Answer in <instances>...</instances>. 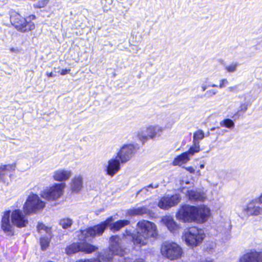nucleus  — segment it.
Listing matches in <instances>:
<instances>
[{
	"mask_svg": "<svg viewBox=\"0 0 262 262\" xmlns=\"http://www.w3.org/2000/svg\"><path fill=\"white\" fill-rule=\"evenodd\" d=\"M28 214L20 209L6 210L2 217L1 226L4 233L8 236L14 235V227H26L28 224Z\"/></svg>",
	"mask_w": 262,
	"mask_h": 262,
	"instance_id": "obj_1",
	"label": "nucleus"
},
{
	"mask_svg": "<svg viewBox=\"0 0 262 262\" xmlns=\"http://www.w3.org/2000/svg\"><path fill=\"white\" fill-rule=\"evenodd\" d=\"M138 231L134 233L130 230L126 229L123 234L124 237H129L134 245L139 247L147 244V239L149 237L156 238L158 236L157 226L155 223L143 220L137 223Z\"/></svg>",
	"mask_w": 262,
	"mask_h": 262,
	"instance_id": "obj_2",
	"label": "nucleus"
},
{
	"mask_svg": "<svg viewBox=\"0 0 262 262\" xmlns=\"http://www.w3.org/2000/svg\"><path fill=\"white\" fill-rule=\"evenodd\" d=\"M112 216L108 217L105 221L93 226L89 227L81 231L79 239L81 240H90L97 236L101 235L104 231L109 227L114 232L119 231L121 229L130 224L128 220H119L113 222Z\"/></svg>",
	"mask_w": 262,
	"mask_h": 262,
	"instance_id": "obj_3",
	"label": "nucleus"
},
{
	"mask_svg": "<svg viewBox=\"0 0 262 262\" xmlns=\"http://www.w3.org/2000/svg\"><path fill=\"white\" fill-rule=\"evenodd\" d=\"M139 148L138 144L122 145L115 157L108 160L105 168L106 173L111 177L115 175L120 170L121 165L128 161Z\"/></svg>",
	"mask_w": 262,
	"mask_h": 262,
	"instance_id": "obj_4",
	"label": "nucleus"
},
{
	"mask_svg": "<svg viewBox=\"0 0 262 262\" xmlns=\"http://www.w3.org/2000/svg\"><path fill=\"white\" fill-rule=\"evenodd\" d=\"M71 176L70 171L64 169L56 170L54 172L53 178L55 181L61 182L55 183L49 188H47L40 193L41 196L48 201H56L63 193L66 187L65 182Z\"/></svg>",
	"mask_w": 262,
	"mask_h": 262,
	"instance_id": "obj_5",
	"label": "nucleus"
},
{
	"mask_svg": "<svg viewBox=\"0 0 262 262\" xmlns=\"http://www.w3.org/2000/svg\"><path fill=\"white\" fill-rule=\"evenodd\" d=\"M121 238L118 235H113L110 238L109 250L104 254L98 253L96 262H121L126 253L120 245Z\"/></svg>",
	"mask_w": 262,
	"mask_h": 262,
	"instance_id": "obj_6",
	"label": "nucleus"
},
{
	"mask_svg": "<svg viewBox=\"0 0 262 262\" xmlns=\"http://www.w3.org/2000/svg\"><path fill=\"white\" fill-rule=\"evenodd\" d=\"M183 237L187 245L194 247L202 243L205 234L202 229L191 227L184 231Z\"/></svg>",
	"mask_w": 262,
	"mask_h": 262,
	"instance_id": "obj_7",
	"label": "nucleus"
},
{
	"mask_svg": "<svg viewBox=\"0 0 262 262\" xmlns=\"http://www.w3.org/2000/svg\"><path fill=\"white\" fill-rule=\"evenodd\" d=\"M45 206L46 203L37 194L32 193L28 196L23 209L25 213L30 215L41 211Z\"/></svg>",
	"mask_w": 262,
	"mask_h": 262,
	"instance_id": "obj_8",
	"label": "nucleus"
},
{
	"mask_svg": "<svg viewBox=\"0 0 262 262\" xmlns=\"http://www.w3.org/2000/svg\"><path fill=\"white\" fill-rule=\"evenodd\" d=\"M161 252L164 257L170 260L177 259L181 257L183 249L176 243L165 242L161 248Z\"/></svg>",
	"mask_w": 262,
	"mask_h": 262,
	"instance_id": "obj_9",
	"label": "nucleus"
},
{
	"mask_svg": "<svg viewBox=\"0 0 262 262\" xmlns=\"http://www.w3.org/2000/svg\"><path fill=\"white\" fill-rule=\"evenodd\" d=\"M10 22L18 31L26 32L34 29L33 25L31 23L27 24V19L21 16L15 11L9 12Z\"/></svg>",
	"mask_w": 262,
	"mask_h": 262,
	"instance_id": "obj_10",
	"label": "nucleus"
},
{
	"mask_svg": "<svg viewBox=\"0 0 262 262\" xmlns=\"http://www.w3.org/2000/svg\"><path fill=\"white\" fill-rule=\"evenodd\" d=\"M195 206L187 204H181L176 213L177 220L183 223H191L194 222Z\"/></svg>",
	"mask_w": 262,
	"mask_h": 262,
	"instance_id": "obj_11",
	"label": "nucleus"
},
{
	"mask_svg": "<svg viewBox=\"0 0 262 262\" xmlns=\"http://www.w3.org/2000/svg\"><path fill=\"white\" fill-rule=\"evenodd\" d=\"M181 199V196L179 193H175L171 195H166L160 199L158 206L161 209L168 210L177 205Z\"/></svg>",
	"mask_w": 262,
	"mask_h": 262,
	"instance_id": "obj_12",
	"label": "nucleus"
},
{
	"mask_svg": "<svg viewBox=\"0 0 262 262\" xmlns=\"http://www.w3.org/2000/svg\"><path fill=\"white\" fill-rule=\"evenodd\" d=\"M162 131L163 128L159 126H150L147 128V135L139 134L138 137L139 139L142 142V144H144L149 138L154 139L161 136Z\"/></svg>",
	"mask_w": 262,
	"mask_h": 262,
	"instance_id": "obj_13",
	"label": "nucleus"
},
{
	"mask_svg": "<svg viewBox=\"0 0 262 262\" xmlns=\"http://www.w3.org/2000/svg\"><path fill=\"white\" fill-rule=\"evenodd\" d=\"M194 222L203 223L206 222L210 215V209L205 205L195 206Z\"/></svg>",
	"mask_w": 262,
	"mask_h": 262,
	"instance_id": "obj_14",
	"label": "nucleus"
},
{
	"mask_svg": "<svg viewBox=\"0 0 262 262\" xmlns=\"http://www.w3.org/2000/svg\"><path fill=\"white\" fill-rule=\"evenodd\" d=\"M239 262H262V251H257L251 249L243 255L239 259Z\"/></svg>",
	"mask_w": 262,
	"mask_h": 262,
	"instance_id": "obj_15",
	"label": "nucleus"
},
{
	"mask_svg": "<svg viewBox=\"0 0 262 262\" xmlns=\"http://www.w3.org/2000/svg\"><path fill=\"white\" fill-rule=\"evenodd\" d=\"M15 163L12 164L2 165L0 166V181L4 183H8L7 177L10 179L12 172L15 170Z\"/></svg>",
	"mask_w": 262,
	"mask_h": 262,
	"instance_id": "obj_16",
	"label": "nucleus"
},
{
	"mask_svg": "<svg viewBox=\"0 0 262 262\" xmlns=\"http://www.w3.org/2000/svg\"><path fill=\"white\" fill-rule=\"evenodd\" d=\"M257 200H252L247 206L245 209L248 215H258L262 212V208L259 206Z\"/></svg>",
	"mask_w": 262,
	"mask_h": 262,
	"instance_id": "obj_17",
	"label": "nucleus"
},
{
	"mask_svg": "<svg viewBox=\"0 0 262 262\" xmlns=\"http://www.w3.org/2000/svg\"><path fill=\"white\" fill-rule=\"evenodd\" d=\"M83 230H80V233L78 235L79 240L83 242V243H81V251L89 254L96 251L98 249L97 247L88 243V242L91 241L94 238H92L90 240H81L79 239V235L81 234V231Z\"/></svg>",
	"mask_w": 262,
	"mask_h": 262,
	"instance_id": "obj_18",
	"label": "nucleus"
},
{
	"mask_svg": "<svg viewBox=\"0 0 262 262\" xmlns=\"http://www.w3.org/2000/svg\"><path fill=\"white\" fill-rule=\"evenodd\" d=\"M162 222L171 232H174L180 228L179 225L172 217L164 216L162 218Z\"/></svg>",
	"mask_w": 262,
	"mask_h": 262,
	"instance_id": "obj_19",
	"label": "nucleus"
},
{
	"mask_svg": "<svg viewBox=\"0 0 262 262\" xmlns=\"http://www.w3.org/2000/svg\"><path fill=\"white\" fill-rule=\"evenodd\" d=\"M186 196L191 202H204L205 200V197L203 193L193 190H187Z\"/></svg>",
	"mask_w": 262,
	"mask_h": 262,
	"instance_id": "obj_20",
	"label": "nucleus"
},
{
	"mask_svg": "<svg viewBox=\"0 0 262 262\" xmlns=\"http://www.w3.org/2000/svg\"><path fill=\"white\" fill-rule=\"evenodd\" d=\"M72 192L78 193L83 187V180L81 176L76 177L73 179L71 184Z\"/></svg>",
	"mask_w": 262,
	"mask_h": 262,
	"instance_id": "obj_21",
	"label": "nucleus"
},
{
	"mask_svg": "<svg viewBox=\"0 0 262 262\" xmlns=\"http://www.w3.org/2000/svg\"><path fill=\"white\" fill-rule=\"evenodd\" d=\"M190 158L188 157L187 152H183L181 155L177 156L173 161V165H181L186 163L189 160Z\"/></svg>",
	"mask_w": 262,
	"mask_h": 262,
	"instance_id": "obj_22",
	"label": "nucleus"
},
{
	"mask_svg": "<svg viewBox=\"0 0 262 262\" xmlns=\"http://www.w3.org/2000/svg\"><path fill=\"white\" fill-rule=\"evenodd\" d=\"M147 213V209L145 207L133 208L127 210V214L129 216L141 215Z\"/></svg>",
	"mask_w": 262,
	"mask_h": 262,
	"instance_id": "obj_23",
	"label": "nucleus"
},
{
	"mask_svg": "<svg viewBox=\"0 0 262 262\" xmlns=\"http://www.w3.org/2000/svg\"><path fill=\"white\" fill-rule=\"evenodd\" d=\"M79 251H81V243H74L66 248V253L68 255L73 254Z\"/></svg>",
	"mask_w": 262,
	"mask_h": 262,
	"instance_id": "obj_24",
	"label": "nucleus"
},
{
	"mask_svg": "<svg viewBox=\"0 0 262 262\" xmlns=\"http://www.w3.org/2000/svg\"><path fill=\"white\" fill-rule=\"evenodd\" d=\"M200 150L199 142H193V145L191 146L187 152L188 157L190 158V156L194 155L195 153Z\"/></svg>",
	"mask_w": 262,
	"mask_h": 262,
	"instance_id": "obj_25",
	"label": "nucleus"
},
{
	"mask_svg": "<svg viewBox=\"0 0 262 262\" xmlns=\"http://www.w3.org/2000/svg\"><path fill=\"white\" fill-rule=\"evenodd\" d=\"M220 124L221 126L230 129H233L235 126L234 121L230 118L224 119L220 122Z\"/></svg>",
	"mask_w": 262,
	"mask_h": 262,
	"instance_id": "obj_26",
	"label": "nucleus"
},
{
	"mask_svg": "<svg viewBox=\"0 0 262 262\" xmlns=\"http://www.w3.org/2000/svg\"><path fill=\"white\" fill-rule=\"evenodd\" d=\"M73 223V220L68 217L62 219L59 221V225L61 226L64 229H67L70 228Z\"/></svg>",
	"mask_w": 262,
	"mask_h": 262,
	"instance_id": "obj_27",
	"label": "nucleus"
},
{
	"mask_svg": "<svg viewBox=\"0 0 262 262\" xmlns=\"http://www.w3.org/2000/svg\"><path fill=\"white\" fill-rule=\"evenodd\" d=\"M50 239L48 237H41L40 238V245L41 250L45 251L49 246Z\"/></svg>",
	"mask_w": 262,
	"mask_h": 262,
	"instance_id": "obj_28",
	"label": "nucleus"
},
{
	"mask_svg": "<svg viewBox=\"0 0 262 262\" xmlns=\"http://www.w3.org/2000/svg\"><path fill=\"white\" fill-rule=\"evenodd\" d=\"M204 137V132L202 130L199 129L193 134V142H199V140H202Z\"/></svg>",
	"mask_w": 262,
	"mask_h": 262,
	"instance_id": "obj_29",
	"label": "nucleus"
},
{
	"mask_svg": "<svg viewBox=\"0 0 262 262\" xmlns=\"http://www.w3.org/2000/svg\"><path fill=\"white\" fill-rule=\"evenodd\" d=\"M241 87H242L241 84H238V85H234L233 86L228 87L227 89V90L231 92L237 93L238 92H239L244 89L243 88H242L241 89Z\"/></svg>",
	"mask_w": 262,
	"mask_h": 262,
	"instance_id": "obj_30",
	"label": "nucleus"
},
{
	"mask_svg": "<svg viewBox=\"0 0 262 262\" xmlns=\"http://www.w3.org/2000/svg\"><path fill=\"white\" fill-rule=\"evenodd\" d=\"M238 66V63L237 62H234L229 66H226L225 69L229 73H233L236 70Z\"/></svg>",
	"mask_w": 262,
	"mask_h": 262,
	"instance_id": "obj_31",
	"label": "nucleus"
},
{
	"mask_svg": "<svg viewBox=\"0 0 262 262\" xmlns=\"http://www.w3.org/2000/svg\"><path fill=\"white\" fill-rule=\"evenodd\" d=\"M159 185H156V186H154L152 184H150L149 185H148L146 187H144L143 188L139 190V191H137V195H138L141 192L143 191H144L145 192V193H146V192L148 191V189L147 188H156L157 187H158Z\"/></svg>",
	"mask_w": 262,
	"mask_h": 262,
	"instance_id": "obj_32",
	"label": "nucleus"
},
{
	"mask_svg": "<svg viewBox=\"0 0 262 262\" xmlns=\"http://www.w3.org/2000/svg\"><path fill=\"white\" fill-rule=\"evenodd\" d=\"M247 109H248V104H247L246 103H243L241 104V105L239 107V109L238 110V111L239 112H240L241 114H243L246 112Z\"/></svg>",
	"mask_w": 262,
	"mask_h": 262,
	"instance_id": "obj_33",
	"label": "nucleus"
},
{
	"mask_svg": "<svg viewBox=\"0 0 262 262\" xmlns=\"http://www.w3.org/2000/svg\"><path fill=\"white\" fill-rule=\"evenodd\" d=\"M49 0H40L36 4V6L38 8H43L47 5Z\"/></svg>",
	"mask_w": 262,
	"mask_h": 262,
	"instance_id": "obj_34",
	"label": "nucleus"
},
{
	"mask_svg": "<svg viewBox=\"0 0 262 262\" xmlns=\"http://www.w3.org/2000/svg\"><path fill=\"white\" fill-rule=\"evenodd\" d=\"M217 93V91L214 90H211L207 91L205 94L204 95V96H206L207 98H209L210 96H212L215 95Z\"/></svg>",
	"mask_w": 262,
	"mask_h": 262,
	"instance_id": "obj_35",
	"label": "nucleus"
},
{
	"mask_svg": "<svg viewBox=\"0 0 262 262\" xmlns=\"http://www.w3.org/2000/svg\"><path fill=\"white\" fill-rule=\"evenodd\" d=\"M25 19H27V24L31 23L33 25L34 27H35V25L34 23L32 21V20H34L36 19V16L35 15H30L27 18H25Z\"/></svg>",
	"mask_w": 262,
	"mask_h": 262,
	"instance_id": "obj_36",
	"label": "nucleus"
},
{
	"mask_svg": "<svg viewBox=\"0 0 262 262\" xmlns=\"http://www.w3.org/2000/svg\"><path fill=\"white\" fill-rule=\"evenodd\" d=\"M228 84V81L226 79H223L220 81V84L219 88L222 89L224 88L226 85Z\"/></svg>",
	"mask_w": 262,
	"mask_h": 262,
	"instance_id": "obj_37",
	"label": "nucleus"
},
{
	"mask_svg": "<svg viewBox=\"0 0 262 262\" xmlns=\"http://www.w3.org/2000/svg\"><path fill=\"white\" fill-rule=\"evenodd\" d=\"M242 114H241L237 111V112L236 113H235L232 116H231L230 117L232 119L233 121L236 120V119L239 118V117L241 116Z\"/></svg>",
	"mask_w": 262,
	"mask_h": 262,
	"instance_id": "obj_38",
	"label": "nucleus"
},
{
	"mask_svg": "<svg viewBox=\"0 0 262 262\" xmlns=\"http://www.w3.org/2000/svg\"><path fill=\"white\" fill-rule=\"evenodd\" d=\"M70 71V69H63L61 70L60 72V74L61 75H65L68 73H69Z\"/></svg>",
	"mask_w": 262,
	"mask_h": 262,
	"instance_id": "obj_39",
	"label": "nucleus"
},
{
	"mask_svg": "<svg viewBox=\"0 0 262 262\" xmlns=\"http://www.w3.org/2000/svg\"><path fill=\"white\" fill-rule=\"evenodd\" d=\"M45 228V225L42 223H38L37 225V229L38 230H44Z\"/></svg>",
	"mask_w": 262,
	"mask_h": 262,
	"instance_id": "obj_40",
	"label": "nucleus"
},
{
	"mask_svg": "<svg viewBox=\"0 0 262 262\" xmlns=\"http://www.w3.org/2000/svg\"><path fill=\"white\" fill-rule=\"evenodd\" d=\"M186 169L191 173H193L195 172V169L191 166L186 167Z\"/></svg>",
	"mask_w": 262,
	"mask_h": 262,
	"instance_id": "obj_41",
	"label": "nucleus"
},
{
	"mask_svg": "<svg viewBox=\"0 0 262 262\" xmlns=\"http://www.w3.org/2000/svg\"><path fill=\"white\" fill-rule=\"evenodd\" d=\"M10 51L12 53H17L18 52V50L14 48H11Z\"/></svg>",
	"mask_w": 262,
	"mask_h": 262,
	"instance_id": "obj_42",
	"label": "nucleus"
},
{
	"mask_svg": "<svg viewBox=\"0 0 262 262\" xmlns=\"http://www.w3.org/2000/svg\"><path fill=\"white\" fill-rule=\"evenodd\" d=\"M46 75L49 78L53 77L54 76V74L52 72H47Z\"/></svg>",
	"mask_w": 262,
	"mask_h": 262,
	"instance_id": "obj_43",
	"label": "nucleus"
},
{
	"mask_svg": "<svg viewBox=\"0 0 262 262\" xmlns=\"http://www.w3.org/2000/svg\"><path fill=\"white\" fill-rule=\"evenodd\" d=\"M256 200L259 204H262V193L260 195V196L258 198H257Z\"/></svg>",
	"mask_w": 262,
	"mask_h": 262,
	"instance_id": "obj_44",
	"label": "nucleus"
},
{
	"mask_svg": "<svg viewBox=\"0 0 262 262\" xmlns=\"http://www.w3.org/2000/svg\"><path fill=\"white\" fill-rule=\"evenodd\" d=\"M208 86L206 85H203L202 86V91H205L207 89Z\"/></svg>",
	"mask_w": 262,
	"mask_h": 262,
	"instance_id": "obj_45",
	"label": "nucleus"
},
{
	"mask_svg": "<svg viewBox=\"0 0 262 262\" xmlns=\"http://www.w3.org/2000/svg\"><path fill=\"white\" fill-rule=\"evenodd\" d=\"M202 262H213L212 259H206L205 260L202 261Z\"/></svg>",
	"mask_w": 262,
	"mask_h": 262,
	"instance_id": "obj_46",
	"label": "nucleus"
},
{
	"mask_svg": "<svg viewBox=\"0 0 262 262\" xmlns=\"http://www.w3.org/2000/svg\"><path fill=\"white\" fill-rule=\"evenodd\" d=\"M216 129H217V130H220V127H217V128H215V127H212L211 128V131H213L214 130H215Z\"/></svg>",
	"mask_w": 262,
	"mask_h": 262,
	"instance_id": "obj_47",
	"label": "nucleus"
},
{
	"mask_svg": "<svg viewBox=\"0 0 262 262\" xmlns=\"http://www.w3.org/2000/svg\"><path fill=\"white\" fill-rule=\"evenodd\" d=\"M204 167H205V165L204 164H201L200 165V168L201 169H203V168H204Z\"/></svg>",
	"mask_w": 262,
	"mask_h": 262,
	"instance_id": "obj_48",
	"label": "nucleus"
},
{
	"mask_svg": "<svg viewBox=\"0 0 262 262\" xmlns=\"http://www.w3.org/2000/svg\"><path fill=\"white\" fill-rule=\"evenodd\" d=\"M76 262H88V260H79L77 261Z\"/></svg>",
	"mask_w": 262,
	"mask_h": 262,
	"instance_id": "obj_49",
	"label": "nucleus"
},
{
	"mask_svg": "<svg viewBox=\"0 0 262 262\" xmlns=\"http://www.w3.org/2000/svg\"><path fill=\"white\" fill-rule=\"evenodd\" d=\"M211 86L212 87H217V85L215 84H213L211 85H208V86Z\"/></svg>",
	"mask_w": 262,
	"mask_h": 262,
	"instance_id": "obj_50",
	"label": "nucleus"
},
{
	"mask_svg": "<svg viewBox=\"0 0 262 262\" xmlns=\"http://www.w3.org/2000/svg\"><path fill=\"white\" fill-rule=\"evenodd\" d=\"M134 262H144V261L143 260H142V261L139 260V261H134Z\"/></svg>",
	"mask_w": 262,
	"mask_h": 262,
	"instance_id": "obj_51",
	"label": "nucleus"
},
{
	"mask_svg": "<svg viewBox=\"0 0 262 262\" xmlns=\"http://www.w3.org/2000/svg\"><path fill=\"white\" fill-rule=\"evenodd\" d=\"M203 97H205V96H204V95H202V96H201L200 97L201 98H203Z\"/></svg>",
	"mask_w": 262,
	"mask_h": 262,
	"instance_id": "obj_52",
	"label": "nucleus"
},
{
	"mask_svg": "<svg viewBox=\"0 0 262 262\" xmlns=\"http://www.w3.org/2000/svg\"><path fill=\"white\" fill-rule=\"evenodd\" d=\"M3 0H0V4L2 5V3L3 2Z\"/></svg>",
	"mask_w": 262,
	"mask_h": 262,
	"instance_id": "obj_53",
	"label": "nucleus"
},
{
	"mask_svg": "<svg viewBox=\"0 0 262 262\" xmlns=\"http://www.w3.org/2000/svg\"><path fill=\"white\" fill-rule=\"evenodd\" d=\"M0 6H1V4H0Z\"/></svg>",
	"mask_w": 262,
	"mask_h": 262,
	"instance_id": "obj_54",
	"label": "nucleus"
}]
</instances>
